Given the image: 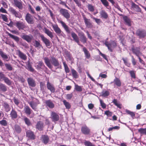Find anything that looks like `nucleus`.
<instances>
[{
	"label": "nucleus",
	"mask_w": 146,
	"mask_h": 146,
	"mask_svg": "<svg viewBox=\"0 0 146 146\" xmlns=\"http://www.w3.org/2000/svg\"><path fill=\"white\" fill-rule=\"evenodd\" d=\"M71 72L73 77L75 78H78L79 77V75L78 72L74 69H71Z\"/></svg>",
	"instance_id": "32"
},
{
	"label": "nucleus",
	"mask_w": 146,
	"mask_h": 146,
	"mask_svg": "<svg viewBox=\"0 0 146 146\" xmlns=\"http://www.w3.org/2000/svg\"><path fill=\"white\" fill-rule=\"evenodd\" d=\"M24 111L25 113L27 114L30 115L31 111H32L30 107L28 106H25Z\"/></svg>",
	"instance_id": "25"
},
{
	"label": "nucleus",
	"mask_w": 146,
	"mask_h": 146,
	"mask_svg": "<svg viewBox=\"0 0 146 146\" xmlns=\"http://www.w3.org/2000/svg\"><path fill=\"white\" fill-rule=\"evenodd\" d=\"M7 90V86L4 84L0 83V91L3 92H5Z\"/></svg>",
	"instance_id": "33"
},
{
	"label": "nucleus",
	"mask_w": 146,
	"mask_h": 146,
	"mask_svg": "<svg viewBox=\"0 0 146 146\" xmlns=\"http://www.w3.org/2000/svg\"><path fill=\"white\" fill-rule=\"evenodd\" d=\"M16 26L19 30H23L27 28L25 23L21 21H17L16 23Z\"/></svg>",
	"instance_id": "7"
},
{
	"label": "nucleus",
	"mask_w": 146,
	"mask_h": 146,
	"mask_svg": "<svg viewBox=\"0 0 146 146\" xmlns=\"http://www.w3.org/2000/svg\"><path fill=\"white\" fill-rule=\"evenodd\" d=\"M131 78L135 79L136 77V71L134 70H131L129 72Z\"/></svg>",
	"instance_id": "45"
},
{
	"label": "nucleus",
	"mask_w": 146,
	"mask_h": 146,
	"mask_svg": "<svg viewBox=\"0 0 146 146\" xmlns=\"http://www.w3.org/2000/svg\"><path fill=\"white\" fill-rule=\"evenodd\" d=\"M25 19L28 23L33 24L34 23L33 18L30 14L28 13L26 14Z\"/></svg>",
	"instance_id": "10"
},
{
	"label": "nucleus",
	"mask_w": 146,
	"mask_h": 146,
	"mask_svg": "<svg viewBox=\"0 0 146 146\" xmlns=\"http://www.w3.org/2000/svg\"><path fill=\"white\" fill-rule=\"evenodd\" d=\"M100 102L102 108L103 109L105 108H106V105L103 101L101 99H100Z\"/></svg>",
	"instance_id": "57"
},
{
	"label": "nucleus",
	"mask_w": 146,
	"mask_h": 146,
	"mask_svg": "<svg viewBox=\"0 0 146 146\" xmlns=\"http://www.w3.org/2000/svg\"><path fill=\"white\" fill-rule=\"evenodd\" d=\"M51 116L52 121H57L59 120L60 117L59 115L54 112H52Z\"/></svg>",
	"instance_id": "11"
},
{
	"label": "nucleus",
	"mask_w": 146,
	"mask_h": 146,
	"mask_svg": "<svg viewBox=\"0 0 146 146\" xmlns=\"http://www.w3.org/2000/svg\"><path fill=\"white\" fill-rule=\"evenodd\" d=\"M10 116L12 119H16L18 117L17 112L15 109L12 108L10 113Z\"/></svg>",
	"instance_id": "17"
},
{
	"label": "nucleus",
	"mask_w": 146,
	"mask_h": 146,
	"mask_svg": "<svg viewBox=\"0 0 146 146\" xmlns=\"http://www.w3.org/2000/svg\"><path fill=\"white\" fill-rule=\"evenodd\" d=\"M34 45L36 47L39 48L42 47V45L40 44V42L36 40L35 41Z\"/></svg>",
	"instance_id": "50"
},
{
	"label": "nucleus",
	"mask_w": 146,
	"mask_h": 146,
	"mask_svg": "<svg viewBox=\"0 0 146 146\" xmlns=\"http://www.w3.org/2000/svg\"><path fill=\"white\" fill-rule=\"evenodd\" d=\"M44 32L51 38H52L54 37V35H53L52 33L48 29H47L46 28H45Z\"/></svg>",
	"instance_id": "30"
},
{
	"label": "nucleus",
	"mask_w": 146,
	"mask_h": 146,
	"mask_svg": "<svg viewBox=\"0 0 146 146\" xmlns=\"http://www.w3.org/2000/svg\"><path fill=\"white\" fill-rule=\"evenodd\" d=\"M82 133L85 135H90L91 133L90 129L86 125H82L81 128Z\"/></svg>",
	"instance_id": "1"
},
{
	"label": "nucleus",
	"mask_w": 146,
	"mask_h": 146,
	"mask_svg": "<svg viewBox=\"0 0 146 146\" xmlns=\"http://www.w3.org/2000/svg\"><path fill=\"white\" fill-rule=\"evenodd\" d=\"M2 105L4 107L5 111L8 112L10 110L11 108L9 104L6 102H4L2 103Z\"/></svg>",
	"instance_id": "23"
},
{
	"label": "nucleus",
	"mask_w": 146,
	"mask_h": 146,
	"mask_svg": "<svg viewBox=\"0 0 146 146\" xmlns=\"http://www.w3.org/2000/svg\"><path fill=\"white\" fill-rule=\"evenodd\" d=\"M114 83V85L120 87L121 86V83L120 79L117 77H115L113 82L111 83Z\"/></svg>",
	"instance_id": "26"
},
{
	"label": "nucleus",
	"mask_w": 146,
	"mask_h": 146,
	"mask_svg": "<svg viewBox=\"0 0 146 146\" xmlns=\"http://www.w3.org/2000/svg\"><path fill=\"white\" fill-rule=\"evenodd\" d=\"M74 89L76 91L78 92H81L82 91V89L81 86H78V85H75Z\"/></svg>",
	"instance_id": "54"
},
{
	"label": "nucleus",
	"mask_w": 146,
	"mask_h": 146,
	"mask_svg": "<svg viewBox=\"0 0 146 146\" xmlns=\"http://www.w3.org/2000/svg\"><path fill=\"white\" fill-rule=\"evenodd\" d=\"M27 81L29 86L33 87H35L36 86V83L35 80L32 78H28Z\"/></svg>",
	"instance_id": "13"
},
{
	"label": "nucleus",
	"mask_w": 146,
	"mask_h": 146,
	"mask_svg": "<svg viewBox=\"0 0 146 146\" xmlns=\"http://www.w3.org/2000/svg\"><path fill=\"white\" fill-rule=\"evenodd\" d=\"M125 111L127 114H129L130 115L132 118H134L135 115V113L133 111H131L128 110H126Z\"/></svg>",
	"instance_id": "39"
},
{
	"label": "nucleus",
	"mask_w": 146,
	"mask_h": 146,
	"mask_svg": "<svg viewBox=\"0 0 146 146\" xmlns=\"http://www.w3.org/2000/svg\"><path fill=\"white\" fill-rule=\"evenodd\" d=\"M112 102L113 104L118 108L121 109V104L119 103L116 99H114L112 101Z\"/></svg>",
	"instance_id": "42"
},
{
	"label": "nucleus",
	"mask_w": 146,
	"mask_h": 146,
	"mask_svg": "<svg viewBox=\"0 0 146 146\" xmlns=\"http://www.w3.org/2000/svg\"><path fill=\"white\" fill-rule=\"evenodd\" d=\"M24 120L26 124L28 126H30L31 125V123L29 119L27 117L24 118Z\"/></svg>",
	"instance_id": "49"
},
{
	"label": "nucleus",
	"mask_w": 146,
	"mask_h": 146,
	"mask_svg": "<svg viewBox=\"0 0 146 146\" xmlns=\"http://www.w3.org/2000/svg\"><path fill=\"white\" fill-rule=\"evenodd\" d=\"M13 100L15 104L18 106L19 103V100L15 97L13 98Z\"/></svg>",
	"instance_id": "62"
},
{
	"label": "nucleus",
	"mask_w": 146,
	"mask_h": 146,
	"mask_svg": "<svg viewBox=\"0 0 146 146\" xmlns=\"http://www.w3.org/2000/svg\"><path fill=\"white\" fill-rule=\"evenodd\" d=\"M40 36L42 40L45 44L46 47H48L50 46L51 43L50 41L48 39L45 37L44 36L42 35H40Z\"/></svg>",
	"instance_id": "6"
},
{
	"label": "nucleus",
	"mask_w": 146,
	"mask_h": 146,
	"mask_svg": "<svg viewBox=\"0 0 146 146\" xmlns=\"http://www.w3.org/2000/svg\"><path fill=\"white\" fill-rule=\"evenodd\" d=\"M0 54L1 56L3 58L4 60L7 59L8 57L7 56L1 51H0Z\"/></svg>",
	"instance_id": "51"
},
{
	"label": "nucleus",
	"mask_w": 146,
	"mask_h": 146,
	"mask_svg": "<svg viewBox=\"0 0 146 146\" xmlns=\"http://www.w3.org/2000/svg\"><path fill=\"white\" fill-rule=\"evenodd\" d=\"M101 96L103 97H106L110 94V92L107 90H103L102 92Z\"/></svg>",
	"instance_id": "43"
},
{
	"label": "nucleus",
	"mask_w": 146,
	"mask_h": 146,
	"mask_svg": "<svg viewBox=\"0 0 146 146\" xmlns=\"http://www.w3.org/2000/svg\"><path fill=\"white\" fill-rule=\"evenodd\" d=\"M104 114L108 117H111L113 113L109 110H107L105 111Z\"/></svg>",
	"instance_id": "58"
},
{
	"label": "nucleus",
	"mask_w": 146,
	"mask_h": 146,
	"mask_svg": "<svg viewBox=\"0 0 146 146\" xmlns=\"http://www.w3.org/2000/svg\"><path fill=\"white\" fill-rule=\"evenodd\" d=\"M44 123L40 121H38L36 125V128L39 131H42L44 127Z\"/></svg>",
	"instance_id": "12"
},
{
	"label": "nucleus",
	"mask_w": 146,
	"mask_h": 146,
	"mask_svg": "<svg viewBox=\"0 0 146 146\" xmlns=\"http://www.w3.org/2000/svg\"><path fill=\"white\" fill-rule=\"evenodd\" d=\"M133 52L135 53L137 56H139L141 54V53L139 51V48H136L135 49L132 48Z\"/></svg>",
	"instance_id": "31"
},
{
	"label": "nucleus",
	"mask_w": 146,
	"mask_h": 146,
	"mask_svg": "<svg viewBox=\"0 0 146 146\" xmlns=\"http://www.w3.org/2000/svg\"><path fill=\"white\" fill-rule=\"evenodd\" d=\"M21 38L29 43L31 42L33 38V36L30 35H24L21 36Z\"/></svg>",
	"instance_id": "16"
},
{
	"label": "nucleus",
	"mask_w": 146,
	"mask_h": 146,
	"mask_svg": "<svg viewBox=\"0 0 146 146\" xmlns=\"http://www.w3.org/2000/svg\"><path fill=\"white\" fill-rule=\"evenodd\" d=\"M0 124L4 126H7V122L5 120H2L0 121Z\"/></svg>",
	"instance_id": "52"
},
{
	"label": "nucleus",
	"mask_w": 146,
	"mask_h": 146,
	"mask_svg": "<svg viewBox=\"0 0 146 146\" xmlns=\"http://www.w3.org/2000/svg\"><path fill=\"white\" fill-rule=\"evenodd\" d=\"M132 7L137 11L140 12L141 11V9L138 5L135 3H132Z\"/></svg>",
	"instance_id": "35"
},
{
	"label": "nucleus",
	"mask_w": 146,
	"mask_h": 146,
	"mask_svg": "<svg viewBox=\"0 0 146 146\" xmlns=\"http://www.w3.org/2000/svg\"><path fill=\"white\" fill-rule=\"evenodd\" d=\"M64 104L65 105L66 108L67 109H69L71 108V105L68 102L66 101L65 100H64L63 101Z\"/></svg>",
	"instance_id": "44"
},
{
	"label": "nucleus",
	"mask_w": 146,
	"mask_h": 146,
	"mask_svg": "<svg viewBox=\"0 0 146 146\" xmlns=\"http://www.w3.org/2000/svg\"><path fill=\"white\" fill-rule=\"evenodd\" d=\"M138 131L141 134L146 135V128H140L138 130Z\"/></svg>",
	"instance_id": "46"
},
{
	"label": "nucleus",
	"mask_w": 146,
	"mask_h": 146,
	"mask_svg": "<svg viewBox=\"0 0 146 146\" xmlns=\"http://www.w3.org/2000/svg\"><path fill=\"white\" fill-rule=\"evenodd\" d=\"M87 7L89 11L91 12H93L94 11V7L92 5L88 4L87 5Z\"/></svg>",
	"instance_id": "48"
},
{
	"label": "nucleus",
	"mask_w": 146,
	"mask_h": 146,
	"mask_svg": "<svg viewBox=\"0 0 146 146\" xmlns=\"http://www.w3.org/2000/svg\"><path fill=\"white\" fill-rule=\"evenodd\" d=\"M1 15L2 19L4 21L7 22L8 20V18L7 17V15L1 14Z\"/></svg>",
	"instance_id": "59"
},
{
	"label": "nucleus",
	"mask_w": 146,
	"mask_h": 146,
	"mask_svg": "<svg viewBox=\"0 0 146 146\" xmlns=\"http://www.w3.org/2000/svg\"><path fill=\"white\" fill-rule=\"evenodd\" d=\"M5 83L8 85H11V82L10 80L7 77H5L3 80Z\"/></svg>",
	"instance_id": "47"
},
{
	"label": "nucleus",
	"mask_w": 146,
	"mask_h": 146,
	"mask_svg": "<svg viewBox=\"0 0 146 146\" xmlns=\"http://www.w3.org/2000/svg\"><path fill=\"white\" fill-rule=\"evenodd\" d=\"M17 52L18 55L20 58L24 60L26 59L27 58L26 55L21 52L20 50H17Z\"/></svg>",
	"instance_id": "28"
},
{
	"label": "nucleus",
	"mask_w": 146,
	"mask_h": 146,
	"mask_svg": "<svg viewBox=\"0 0 146 146\" xmlns=\"http://www.w3.org/2000/svg\"><path fill=\"white\" fill-rule=\"evenodd\" d=\"M84 144L86 146H95L89 141H86L84 142Z\"/></svg>",
	"instance_id": "53"
},
{
	"label": "nucleus",
	"mask_w": 146,
	"mask_h": 146,
	"mask_svg": "<svg viewBox=\"0 0 146 146\" xmlns=\"http://www.w3.org/2000/svg\"><path fill=\"white\" fill-rule=\"evenodd\" d=\"M45 103L46 106L49 108L52 109L54 107V105L50 100H46L45 102Z\"/></svg>",
	"instance_id": "21"
},
{
	"label": "nucleus",
	"mask_w": 146,
	"mask_h": 146,
	"mask_svg": "<svg viewBox=\"0 0 146 146\" xmlns=\"http://www.w3.org/2000/svg\"><path fill=\"white\" fill-rule=\"evenodd\" d=\"M80 40L83 43L86 42L87 39L85 35L82 37H80Z\"/></svg>",
	"instance_id": "60"
},
{
	"label": "nucleus",
	"mask_w": 146,
	"mask_h": 146,
	"mask_svg": "<svg viewBox=\"0 0 146 146\" xmlns=\"http://www.w3.org/2000/svg\"><path fill=\"white\" fill-rule=\"evenodd\" d=\"M14 130L17 133H20L21 131V128L19 125H16L14 126Z\"/></svg>",
	"instance_id": "34"
},
{
	"label": "nucleus",
	"mask_w": 146,
	"mask_h": 146,
	"mask_svg": "<svg viewBox=\"0 0 146 146\" xmlns=\"http://www.w3.org/2000/svg\"><path fill=\"white\" fill-rule=\"evenodd\" d=\"M50 62L51 63L54 64H57L58 63L57 60L54 57H52L50 58Z\"/></svg>",
	"instance_id": "56"
},
{
	"label": "nucleus",
	"mask_w": 146,
	"mask_h": 146,
	"mask_svg": "<svg viewBox=\"0 0 146 146\" xmlns=\"http://www.w3.org/2000/svg\"><path fill=\"white\" fill-rule=\"evenodd\" d=\"M26 68L29 71L31 72H33L35 70L32 67L31 64H26L25 66Z\"/></svg>",
	"instance_id": "40"
},
{
	"label": "nucleus",
	"mask_w": 146,
	"mask_h": 146,
	"mask_svg": "<svg viewBox=\"0 0 146 146\" xmlns=\"http://www.w3.org/2000/svg\"><path fill=\"white\" fill-rule=\"evenodd\" d=\"M47 88L51 92L54 93L55 91V88L54 86L50 83L49 81L47 82L46 84Z\"/></svg>",
	"instance_id": "14"
},
{
	"label": "nucleus",
	"mask_w": 146,
	"mask_h": 146,
	"mask_svg": "<svg viewBox=\"0 0 146 146\" xmlns=\"http://www.w3.org/2000/svg\"><path fill=\"white\" fill-rule=\"evenodd\" d=\"M40 140L42 143L46 145L49 142L50 139L47 135H41Z\"/></svg>",
	"instance_id": "5"
},
{
	"label": "nucleus",
	"mask_w": 146,
	"mask_h": 146,
	"mask_svg": "<svg viewBox=\"0 0 146 146\" xmlns=\"http://www.w3.org/2000/svg\"><path fill=\"white\" fill-rule=\"evenodd\" d=\"M62 27L64 28L66 31L68 33H70V31L68 26L62 21H61L60 22Z\"/></svg>",
	"instance_id": "19"
},
{
	"label": "nucleus",
	"mask_w": 146,
	"mask_h": 146,
	"mask_svg": "<svg viewBox=\"0 0 146 146\" xmlns=\"http://www.w3.org/2000/svg\"><path fill=\"white\" fill-rule=\"evenodd\" d=\"M59 12L61 15L67 19H69L70 17V15L68 10L65 9H61L59 10Z\"/></svg>",
	"instance_id": "3"
},
{
	"label": "nucleus",
	"mask_w": 146,
	"mask_h": 146,
	"mask_svg": "<svg viewBox=\"0 0 146 146\" xmlns=\"http://www.w3.org/2000/svg\"><path fill=\"white\" fill-rule=\"evenodd\" d=\"M136 34L140 37L142 38L144 37L146 35V32L144 31L138 30L137 31Z\"/></svg>",
	"instance_id": "18"
},
{
	"label": "nucleus",
	"mask_w": 146,
	"mask_h": 146,
	"mask_svg": "<svg viewBox=\"0 0 146 146\" xmlns=\"http://www.w3.org/2000/svg\"><path fill=\"white\" fill-rule=\"evenodd\" d=\"M100 14L101 17L105 19H107L108 17V15L104 10H102L100 12Z\"/></svg>",
	"instance_id": "41"
},
{
	"label": "nucleus",
	"mask_w": 146,
	"mask_h": 146,
	"mask_svg": "<svg viewBox=\"0 0 146 146\" xmlns=\"http://www.w3.org/2000/svg\"><path fill=\"white\" fill-rule=\"evenodd\" d=\"M37 100V102H34V101H31L29 103V105L35 111L36 110V107L38 104H39V100L36 99Z\"/></svg>",
	"instance_id": "15"
},
{
	"label": "nucleus",
	"mask_w": 146,
	"mask_h": 146,
	"mask_svg": "<svg viewBox=\"0 0 146 146\" xmlns=\"http://www.w3.org/2000/svg\"><path fill=\"white\" fill-rule=\"evenodd\" d=\"M8 35L12 38L16 42H18L19 41V38L16 36L14 35L9 33H7Z\"/></svg>",
	"instance_id": "36"
},
{
	"label": "nucleus",
	"mask_w": 146,
	"mask_h": 146,
	"mask_svg": "<svg viewBox=\"0 0 146 146\" xmlns=\"http://www.w3.org/2000/svg\"><path fill=\"white\" fill-rule=\"evenodd\" d=\"M123 20L125 22V24L128 26H130L131 25V22L130 19L127 16H125L123 17Z\"/></svg>",
	"instance_id": "22"
},
{
	"label": "nucleus",
	"mask_w": 146,
	"mask_h": 146,
	"mask_svg": "<svg viewBox=\"0 0 146 146\" xmlns=\"http://www.w3.org/2000/svg\"><path fill=\"white\" fill-rule=\"evenodd\" d=\"M8 35L12 38L16 42H18L19 41V38L16 36L14 35L9 33H7Z\"/></svg>",
	"instance_id": "38"
},
{
	"label": "nucleus",
	"mask_w": 146,
	"mask_h": 146,
	"mask_svg": "<svg viewBox=\"0 0 146 146\" xmlns=\"http://www.w3.org/2000/svg\"><path fill=\"white\" fill-rule=\"evenodd\" d=\"M102 4L106 7L109 6V3L107 0H100Z\"/></svg>",
	"instance_id": "55"
},
{
	"label": "nucleus",
	"mask_w": 146,
	"mask_h": 146,
	"mask_svg": "<svg viewBox=\"0 0 146 146\" xmlns=\"http://www.w3.org/2000/svg\"><path fill=\"white\" fill-rule=\"evenodd\" d=\"M14 3L15 6L19 9H22L23 8V6L21 3L17 0H14Z\"/></svg>",
	"instance_id": "27"
},
{
	"label": "nucleus",
	"mask_w": 146,
	"mask_h": 146,
	"mask_svg": "<svg viewBox=\"0 0 146 146\" xmlns=\"http://www.w3.org/2000/svg\"><path fill=\"white\" fill-rule=\"evenodd\" d=\"M52 26L54 31L58 36H63V32L61 31L57 25L52 24Z\"/></svg>",
	"instance_id": "2"
},
{
	"label": "nucleus",
	"mask_w": 146,
	"mask_h": 146,
	"mask_svg": "<svg viewBox=\"0 0 146 146\" xmlns=\"http://www.w3.org/2000/svg\"><path fill=\"white\" fill-rule=\"evenodd\" d=\"M83 50L84 53L86 58L89 59L90 57V54L89 51L85 47H84L83 48Z\"/></svg>",
	"instance_id": "29"
},
{
	"label": "nucleus",
	"mask_w": 146,
	"mask_h": 146,
	"mask_svg": "<svg viewBox=\"0 0 146 146\" xmlns=\"http://www.w3.org/2000/svg\"><path fill=\"white\" fill-rule=\"evenodd\" d=\"M71 36L74 40L77 42L78 45H80L79 44V38L77 35L75 33L73 32L71 33Z\"/></svg>",
	"instance_id": "24"
},
{
	"label": "nucleus",
	"mask_w": 146,
	"mask_h": 146,
	"mask_svg": "<svg viewBox=\"0 0 146 146\" xmlns=\"http://www.w3.org/2000/svg\"><path fill=\"white\" fill-rule=\"evenodd\" d=\"M93 19L95 20L96 22L98 25L100 24L101 22V21L100 19L95 18L94 17H92Z\"/></svg>",
	"instance_id": "64"
},
{
	"label": "nucleus",
	"mask_w": 146,
	"mask_h": 146,
	"mask_svg": "<svg viewBox=\"0 0 146 146\" xmlns=\"http://www.w3.org/2000/svg\"><path fill=\"white\" fill-rule=\"evenodd\" d=\"M26 135L27 137L31 139L34 140L36 138V136L33 132L31 130H28L26 131Z\"/></svg>",
	"instance_id": "9"
},
{
	"label": "nucleus",
	"mask_w": 146,
	"mask_h": 146,
	"mask_svg": "<svg viewBox=\"0 0 146 146\" xmlns=\"http://www.w3.org/2000/svg\"><path fill=\"white\" fill-rule=\"evenodd\" d=\"M8 35L12 38L16 42H18L19 41V38L16 36L14 35L9 33H7Z\"/></svg>",
	"instance_id": "37"
},
{
	"label": "nucleus",
	"mask_w": 146,
	"mask_h": 146,
	"mask_svg": "<svg viewBox=\"0 0 146 146\" xmlns=\"http://www.w3.org/2000/svg\"><path fill=\"white\" fill-rule=\"evenodd\" d=\"M45 62L46 64H50L51 63L50 59H49L47 57H45L44 58Z\"/></svg>",
	"instance_id": "63"
},
{
	"label": "nucleus",
	"mask_w": 146,
	"mask_h": 146,
	"mask_svg": "<svg viewBox=\"0 0 146 146\" xmlns=\"http://www.w3.org/2000/svg\"><path fill=\"white\" fill-rule=\"evenodd\" d=\"M10 11L13 15H14L16 17L20 18L21 17V14L19 12L16 11L15 9L12 8H10Z\"/></svg>",
	"instance_id": "20"
},
{
	"label": "nucleus",
	"mask_w": 146,
	"mask_h": 146,
	"mask_svg": "<svg viewBox=\"0 0 146 146\" xmlns=\"http://www.w3.org/2000/svg\"><path fill=\"white\" fill-rule=\"evenodd\" d=\"M83 16L84 22L86 26L88 28L92 27H93V25L92 23L90 22V19H87L84 15H83Z\"/></svg>",
	"instance_id": "8"
},
{
	"label": "nucleus",
	"mask_w": 146,
	"mask_h": 146,
	"mask_svg": "<svg viewBox=\"0 0 146 146\" xmlns=\"http://www.w3.org/2000/svg\"><path fill=\"white\" fill-rule=\"evenodd\" d=\"M104 44L111 52H112L113 49L116 46V43L114 41H112L110 43H108V42L106 41Z\"/></svg>",
	"instance_id": "4"
},
{
	"label": "nucleus",
	"mask_w": 146,
	"mask_h": 146,
	"mask_svg": "<svg viewBox=\"0 0 146 146\" xmlns=\"http://www.w3.org/2000/svg\"><path fill=\"white\" fill-rule=\"evenodd\" d=\"M73 94L71 93L68 94L66 95V99L67 100H70L73 97Z\"/></svg>",
	"instance_id": "61"
}]
</instances>
